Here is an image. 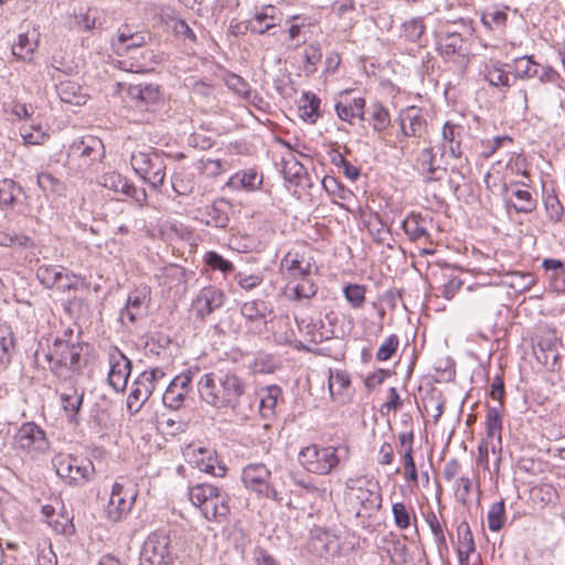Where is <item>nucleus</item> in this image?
<instances>
[{
	"label": "nucleus",
	"mask_w": 565,
	"mask_h": 565,
	"mask_svg": "<svg viewBox=\"0 0 565 565\" xmlns=\"http://www.w3.org/2000/svg\"><path fill=\"white\" fill-rule=\"evenodd\" d=\"M247 390L246 381L232 371L209 372L198 382L202 402L216 409H230L242 420L253 412L254 396Z\"/></svg>",
	"instance_id": "1"
},
{
	"label": "nucleus",
	"mask_w": 565,
	"mask_h": 565,
	"mask_svg": "<svg viewBox=\"0 0 565 565\" xmlns=\"http://www.w3.org/2000/svg\"><path fill=\"white\" fill-rule=\"evenodd\" d=\"M89 345L78 339L55 338L47 350L35 352V362L42 359L49 363L50 371L63 382H71L81 375L88 363Z\"/></svg>",
	"instance_id": "2"
},
{
	"label": "nucleus",
	"mask_w": 565,
	"mask_h": 565,
	"mask_svg": "<svg viewBox=\"0 0 565 565\" xmlns=\"http://www.w3.org/2000/svg\"><path fill=\"white\" fill-rule=\"evenodd\" d=\"M189 495L192 504L200 508L207 521L226 519L230 513V495L213 484H195L190 488Z\"/></svg>",
	"instance_id": "3"
},
{
	"label": "nucleus",
	"mask_w": 565,
	"mask_h": 565,
	"mask_svg": "<svg viewBox=\"0 0 565 565\" xmlns=\"http://www.w3.org/2000/svg\"><path fill=\"white\" fill-rule=\"evenodd\" d=\"M138 497L137 486L130 481L115 482L106 507V519L116 524L127 519Z\"/></svg>",
	"instance_id": "4"
},
{
	"label": "nucleus",
	"mask_w": 565,
	"mask_h": 565,
	"mask_svg": "<svg viewBox=\"0 0 565 565\" xmlns=\"http://www.w3.org/2000/svg\"><path fill=\"white\" fill-rule=\"evenodd\" d=\"M130 163L135 172L153 189H158L163 184L166 178V162L164 158L159 152H135L131 154Z\"/></svg>",
	"instance_id": "5"
},
{
	"label": "nucleus",
	"mask_w": 565,
	"mask_h": 565,
	"mask_svg": "<svg viewBox=\"0 0 565 565\" xmlns=\"http://www.w3.org/2000/svg\"><path fill=\"white\" fill-rule=\"evenodd\" d=\"M337 448L319 447L310 445L299 452L300 465L309 472L316 475H328L339 465Z\"/></svg>",
	"instance_id": "6"
},
{
	"label": "nucleus",
	"mask_w": 565,
	"mask_h": 565,
	"mask_svg": "<svg viewBox=\"0 0 565 565\" xmlns=\"http://www.w3.org/2000/svg\"><path fill=\"white\" fill-rule=\"evenodd\" d=\"M345 487L355 492V498L360 503L356 516L370 518L374 512L381 509L382 494L377 483L364 477H359L349 478L345 481Z\"/></svg>",
	"instance_id": "7"
},
{
	"label": "nucleus",
	"mask_w": 565,
	"mask_h": 565,
	"mask_svg": "<svg viewBox=\"0 0 565 565\" xmlns=\"http://www.w3.org/2000/svg\"><path fill=\"white\" fill-rule=\"evenodd\" d=\"M139 565H173L170 535L164 531L151 533L141 547Z\"/></svg>",
	"instance_id": "8"
},
{
	"label": "nucleus",
	"mask_w": 565,
	"mask_h": 565,
	"mask_svg": "<svg viewBox=\"0 0 565 565\" xmlns=\"http://www.w3.org/2000/svg\"><path fill=\"white\" fill-rule=\"evenodd\" d=\"M164 375L163 370L154 367L150 371H143L137 376L127 398V408L131 414L140 411Z\"/></svg>",
	"instance_id": "9"
},
{
	"label": "nucleus",
	"mask_w": 565,
	"mask_h": 565,
	"mask_svg": "<svg viewBox=\"0 0 565 565\" xmlns=\"http://www.w3.org/2000/svg\"><path fill=\"white\" fill-rule=\"evenodd\" d=\"M53 465L57 476L71 484H82L88 481L95 470L92 461L79 460L73 456L58 455L53 459Z\"/></svg>",
	"instance_id": "10"
},
{
	"label": "nucleus",
	"mask_w": 565,
	"mask_h": 565,
	"mask_svg": "<svg viewBox=\"0 0 565 565\" xmlns=\"http://www.w3.org/2000/svg\"><path fill=\"white\" fill-rule=\"evenodd\" d=\"M270 477L271 472L264 463H250L244 468L242 473V480L247 489L277 500L278 493L269 483Z\"/></svg>",
	"instance_id": "11"
},
{
	"label": "nucleus",
	"mask_w": 565,
	"mask_h": 565,
	"mask_svg": "<svg viewBox=\"0 0 565 565\" xmlns=\"http://www.w3.org/2000/svg\"><path fill=\"white\" fill-rule=\"evenodd\" d=\"M308 547L320 557H334L340 554L339 536L335 531L324 526H313L310 530Z\"/></svg>",
	"instance_id": "12"
},
{
	"label": "nucleus",
	"mask_w": 565,
	"mask_h": 565,
	"mask_svg": "<svg viewBox=\"0 0 565 565\" xmlns=\"http://www.w3.org/2000/svg\"><path fill=\"white\" fill-rule=\"evenodd\" d=\"M99 184L115 193H121L127 198H131L140 206L147 202V192L143 188H137L130 183L125 177L116 171L107 172L100 175Z\"/></svg>",
	"instance_id": "13"
},
{
	"label": "nucleus",
	"mask_w": 565,
	"mask_h": 565,
	"mask_svg": "<svg viewBox=\"0 0 565 565\" xmlns=\"http://www.w3.org/2000/svg\"><path fill=\"white\" fill-rule=\"evenodd\" d=\"M193 372L188 370L174 376L162 395L164 406L178 411L184 403L185 397L192 391Z\"/></svg>",
	"instance_id": "14"
},
{
	"label": "nucleus",
	"mask_w": 565,
	"mask_h": 565,
	"mask_svg": "<svg viewBox=\"0 0 565 565\" xmlns=\"http://www.w3.org/2000/svg\"><path fill=\"white\" fill-rule=\"evenodd\" d=\"M108 384L116 391L122 392L131 372V361L118 349L111 348L108 354Z\"/></svg>",
	"instance_id": "15"
},
{
	"label": "nucleus",
	"mask_w": 565,
	"mask_h": 565,
	"mask_svg": "<svg viewBox=\"0 0 565 565\" xmlns=\"http://www.w3.org/2000/svg\"><path fill=\"white\" fill-rule=\"evenodd\" d=\"M14 440L18 448L28 452H43L49 448L45 433L34 423H24Z\"/></svg>",
	"instance_id": "16"
},
{
	"label": "nucleus",
	"mask_w": 565,
	"mask_h": 565,
	"mask_svg": "<svg viewBox=\"0 0 565 565\" xmlns=\"http://www.w3.org/2000/svg\"><path fill=\"white\" fill-rule=\"evenodd\" d=\"M225 302V295L223 290L207 286L200 290L192 302L193 310L196 318L205 320L206 317L212 315L216 309L221 308Z\"/></svg>",
	"instance_id": "17"
},
{
	"label": "nucleus",
	"mask_w": 565,
	"mask_h": 565,
	"mask_svg": "<svg viewBox=\"0 0 565 565\" xmlns=\"http://www.w3.org/2000/svg\"><path fill=\"white\" fill-rule=\"evenodd\" d=\"M103 141L95 136H85L74 141L70 148V154L77 156L83 160L84 167H89L104 156Z\"/></svg>",
	"instance_id": "18"
},
{
	"label": "nucleus",
	"mask_w": 565,
	"mask_h": 565,
	"mask_svg": "<svg viewBox=\"0 0 565 565\" xmlns=\"http://www.w3.org/2000/svg\"><path fill=\"white\" fill-rule=\"evenodd\" d=\"M230 202L224 199H220L214 201L212 204L205 205L198 212L201 214L202 221H204L207 226L226 228L230 224Z\"/></svg>",
	"instance_id": "19"
},
{
	"label": "nucleus",
	"mask_w": 565,
	"mask_h": 565,
	"mask_svg": "<svg viewBox=\"0 0 565 565\" xmlns=\"http://www.w3.org/2000/svg\"><path fill=\"white\" fill-rule=\"evenodd\" d=\"M127 95L136 102L139 108H147L160 100V86L153 83L130 84L127 88Z\"/></svg>",
	"instance_id": "20"
},
{
	"label": "nucleus",
	"mask_w": 565,
	"mask_h": 565,
	"mask_svg": "<svg viewBox=\"0 0 565 565\" xmlns=\"http://www.w3.org/2000/svg\"><path fill=\"white\" fill-rule=\"evenodd\" d=\"M149 39L148 34L132 32L128 25H124L118 30L117 39L113 40L111 45L118 54H124L132 49L143 46Z\"/></svg>",
	"instance_id": "21"
},
{
	"label": "nucleus",
	"mask_w": 565,
	"mask_h": 565,
	"mask_svg": "<svg viewBox=\"0 0 565 565\" xmlns=\"http://www.w3.org/2000/svg\"><path fill=\"white\" fill-rule=\"evenodd\" d=\"M399 126L405 137L420 138L426 130V120L415 107H411L399 115Z\"/></svg>",
	"instance_id": "22"
},
{
	"label": "nucleus",
	"mask_w": 565,
	"mask_h": 565,
	"mask_svg": "<svg viewBox=\"0 0 565 565\" xmlns=\"http://www.w3.org/2000/svg\"><path fill=\"white\" fill-rule=\"evenodd\" d=\"M56 92L63 103L81 106L86 104L88 94L78 83L62 81L56 85Z\"/></svg>",
	"instance_id": "23"
},
{
	"label": "nucleus",
	"mask_w": 565,
	"mask_h": 565,
	"mask_svg": "<svg viewBox=\"0 0 565 565\" xmlns=\"http://www.w3.org/2000/svg\"><path fill=\"white\" fill-rule=\"evenodd\" d=\"M351 384L350 375L347 371L330 370L329 391L334 401L344 403L349 399L348 390Z\"/></svg>",
	"instance_id": "24"
},
{
	"label": "nucleus",
	"mask_w": 565,
	"mask_h": 565,
	"mask_svg": "<svg viewBox=\"0 0 565 565\" xmlns=\"http://www.w3.org/2000/svg\"><path fill=\"white\" fill-rule=\"evenodd\" d=\"M540 65L534 61L532 55H524L516 57L511 64H504L510 71L513 72L515 78L531 79L536 77L540 71Z\"/></svg>",
	"instance_id": "25"
},
{
	"label": "nucleus",
	"mask_w": 565,
	"mask_h": 565,
	"mask_svg": "<svg viewBox=\"0 0 565 565\" xmlns=\"http://www.w3.org/2000/svg\"><path fill=\"white\" fill-rule=\"evenodd\" d=\"M502 190L505 195L511 191V195L516 199L515 203L508 199L507 205H512L518 213H531L536 209V200L530 191L521 189L511 190L507 184L503 185Z\"/></svg>",
	"instance_id": "26"
},
{
	"label": "nucleus",
	"mask_w": 565,
	"mask_h": 565,
	"mask_svg": "<svg viewBox=\"0 0 565 565\" xmlns=\"http://www.w3.org/2000/svg\"><path fill=\"white\" fill-rule=\"evenodd\" d=\"M282 391L277 385H271L260 391L259 412L262 417L271 418L275 416V408Z\"/></svg>",
	"instance_id": "27"
},
{
	"label": "nucleus",
	"mask_w": 565,
	"mask_h": 565,
	"mask_svg": "<svg viewBox=\"0 0 565 565\" xmlns=\"http://www.w3.org/2000/svg\"><path fill=\"white\" fill-rule=\"evenodd\" d=\"M462 130V127L456 124H452L450 121L445 122L443 127V141L444 147L449 148V153L454 158H460L461 147H460V131Z\"/></svg>",
	"instance_id": "28"
},
{
	"label": "nucleus",
	"mask_w": 565,
	"mask_h": 565,
	"mask_svg": "<svg viewBox=\"0 0 565 565\" xmlns=\"http://www.w3.org/2000/svg\"><path fill=\"white\" fill-rule=\"evenodd\" d=\"M15 342L10 326L0 324V366L7 367L11 363Z\"/></svg>",
	"instance_id": "29"
},
{
	"label": "nucleus",
	"mask_w": 565,
	"mask_h": 565,
	"mask_svg": "<svg viewBox=\"0 0 565 565\" xmlns=\"http://www.w3.org/2000/svg\"><path fill=\"white\" fill-rule=\"evenodd\" d=\"M84 392L79 393L76 388L71 387L70 392L61 394L62 407L71 422L77 423L76 416L82 407Z\"/></svg>",
	"instance_id": "30"
},
{
	"label": "nucleus",
	"mask_w": 565,
	"mask_h": 565,
	"mask_svg": "<svg viewBox=\"0 0 565 565\" xmlns=\"http://www.w3.org/2000/svg\"><path fill=\"white\" fill-rule=\"evenodd\" d=\"M274 7H268L265 11L255 14L254 19L248 22L245 29H249L250 32L257 34H264L271 28L276 26L275 17L273 12Z\"/></svg>",
	"instance_id": "31"
},
{
	"label": "nucleus",
	"mask_w": 565,
	"mask_h": 565,
	"mask_svg": "<svg viewBox=\"0 0 565 565\" xmlns=\"http://www.w3.org/2000/svg\"><path fill=\"white\" fill-rule=\"evenodd\" d=\"M509 9L508 6L503 7V10L498 7L487 9L481 14V22L488 30H502L507 25L508 14L504 10Z\"/></svg>",
	"instance_id": "32"
},
{
	"label": "nucleus",
	"mask_w": 565,
	"mask_h": 565,
	"mask_svg": "<svg viewBox=\"0 0 565 565\" xmlns=\"http://www.w3.org/2000/svg\"><path fill=\"white\" fill-rule=\"evenodd\" d=\"M21 192L22 188L19 186L13 180H0V209H12L15 203L18 194H20Z\"/></svg>",
	"instance_id": "33"
},
{
	"label": "nucleus",
	"mask_w": 565,
	"mask_h": 565,
	"mask_svg": "<svg viewBox=\"0 0 565 565\" xmlns=\"http://www.w3.org/2000/svg\"><path fill=\"white\" fill-rule=\"evenodd\" d=\"M303 104L299 106L300 117L310 124H315L319 118V106L320 98H318L315 94L307 92L302 95Z\"/></svg>",
	"instance_id": "34"
},
{
	"label": "nucleus",
	"mask_w": 565,
	"mask_h": 565,
	"mask_svg": "<svg viewBox=\"0 0 565 565\" xmlns=\"http://www.w3.org/2000/svg\"><path fill=\"white\" fill-rule=\"evenodd\" d=\"M36 47V40L30 39L28 34H20L18 41L12 45V54L18 60L30 62Z\"/></svg>",
	"instance_id": "35"
},
{
	"label": "nucleus",
	"mask_w": 565,
	"mask_h": 565,
	"mask_svg": "<svg viewBox=\"0 0 565 565\" xmlns=\"http://www.w3.org/2000/svg\"><path fill=\"white\" fill-rule=\"evenodd\" d=\"M260 184L262 178L258 177L255 170L237 172L228 181L230 186L242 188L247 191H253Z\"/></svg>",
	"instance_id": "36"
},
{
	"label": "nucleus",
	"mask_w": 565,
	"mask_h": 565,
	"mask_svg": "<svg viewBox=\"0 0 565 565\" xmlns=\"http://www.w3.org/2000/svg\"><path fill=\"white\" fill-rule=\"evenodd\" d=\"M365 100L362 97L354 98L349 105L338 103L335 110L341 120L351 121L352 118L359 117L363 119Z\"/></svg>",
	"instance_id": "37"
},
{
	"label": "nucleus",
	"mask_w": 565,
	"mask_h": 565,
	"mask_svg": "<svg viewBox=\"0 0 565 565\" xmlns=\"http://www.w3.org/2000/svg\"><path fill=\"white\" fill-rule=\"evenodd\" d=\"M36 277L45 288H53L64 279L62 268L52 265H40L36 269Z\"/></svg>",
	"instance_id": "38"
},
{
	"label": "nucleus",
	"mask_w": 565,
	"mask_h": 565,
	"mask_svg": "<svg viewBox=\"0 0 565 565\" xmlns=\"http://www.w3.org/2000/svg\"><path fill=\"white\" fill-rule=\"evenodd\" d=\"M433 161H434L433 149L431 148L424 149L420 152L419 162H420L422 170L425 173V181L426 182H431V181L440 180L441 177L438 174V172H440V171L445 172L446 171L445 169H441L439 167H435L433 164Z\"/></svg>",
	"instance_id": "39"
},
{
	"label": "nucleus",
	"mask_w": 565,
	"mask_h": 565,
	"mask_svg": "<svg viewBox=\"0 0 565 565\" xmlns=\"http://www.w3.org/2000/svg\"><path fill=\"white\" fill-rule=\"evenodd\" d=\"M484 79L495 87H510L508 72L499 65L486 66L483 72Z\"/></svg>",
	"instance_id": "40"
},
{
	"label": "nucleus",
	"mask_w": 565,
	"mask_h": 565,
	"mask_svg": "<svg viewBox=\"0 0 565 565\" xmlns=\"http://www.w3.org/2000/svg\"><path fill=\"white\" fill-rule=\"evenodd\" d=\"M505 522V505L504 501L500 500L490 507L488 512V525L490 531H500Z\"/></svg>",
	"instance_id": "41"
},
{
	"label": "nucleus",
	"mask_w": 565,
	"mask_h": 565,
	"mask_svg": "<svg viewBox=\"0 0 565 565\" xmlns=\"http://www.w3.org/2000/svg\"><path fill=\"white\" fill-rule=\"evenodd\" d=\"M267 306L263 300H250L245 301L241 306V313L246 319V321H252L255 319H262L266 317Z\"/></svg>",
	"instance_id": "42"
},
{
	"label": "nucleus",
	"mask_w": 565,
	"mask_h": 565,
	"mask_svg": "<svg viewBox=\"0 0 565 565\" xmlns=\"http://www.w3.org/2000/svg\"><path fill=\"white\" fill-rule=\"evenodd\" d=\"M77 25L83 31H90L102 26L100 12L97 8H87L85 12L77 17Z\"/></svg>",
	"instance_id": "43"
},
{
	"label": "nucleus",
	"mask_w": 565,
	"mask_h": 565,
	"mask_svg": "<svg viewBox=\"0 0 565 565\" xmlns=\"http://www.w3.org/2000/svg\"><path fill=\"white\" fill-rule=\"evenodd\" d=\"M502 418L500 409L490 407L487 413V436L488 438L497 437L501 441Z\"/></svg>",
	"instance_id": "44"
},
{
	"label": "nucleus",
	"mask_w": 565,
	"mask_h": 565,
	"mask_svg": "<svg viewBox=\"0 0 565 565\" xmlns=\"http://www.w3.org/2000/svg\"><path fill=\"white\" fill-rule=\"evenodd\" d=\"M159 425L166 430L167 434L172 436L184 433L188 428V422L183 420L180 416L161 415Z\"/></svg>",
	"instance_id": "45"
},
{
	"label": "nucleus",
	"mask_w": 565,
	"mask_h": 565,
	"mask_svg": "<svg viewBox=\"0 0 565 565\" xmlns=\"http://www.w3.org/2000/svg\"><path fill=\"white\" fill-rule=\"evenodd\" d=\"M38 185L44 191L61 195L64 190V183L51 173L42 172L38 175Z\"/></svg>",
	"instance_id": "46"
},
{
	"label": "nucleus",
	"mask_w": 565,
	"mask_h": 565,
	"mask_svg": "<svg viewBox=\"0 0 565 565\" xmlns=\"http://www.w3.org/2000/svg\"><path fill=\"white\" fill-rule=\"evenodd\" d=\"M365 287L358 284H350L344 287L345 299L353 308H362L365 302Z\"/></svg>",
	"instance_id": "47"
},
{
	"label": "nucleus",
	"mask_w": 565,
	"mask_h": 565,
	"mask_svg": "<svg viewBox=\"0 0 565 565\" xmlns=\"http://www.w3.org/2000/svg\"><path fill=\"white\" fill-rule=\"evenodd\" d=\"M143 303V297L139 294L129 295L125 309L121 310V319L128 318L130 322H136L140 315Z\"/></svg>",
	"instance_id": "48"
},
{
	"label": "nucleus",
	"mask_w": 565,
	"mask_h": 565,
	"mask_svg": "<svg viewBox=\"0 0 565 565\" xmlns=\"http://www.w3.org/2000/svg\"><path fill=\"white\" fill-rule=\"evenodd\" d=\"M419 220L417 216H412L403 221L402 227L412 241L429 237V233L419 224Z\"/></svg>",
	"instance_id": "49"
},
{
	"label": "nucleus",
	"mask_w": 565,
	"mask_h": 565,
	"mask_svg": "<svg viewBox=\"0 0 565 565\" xmlns=\"http://www.w3.org/2000/svg\"><path fill=\"white\" fill-rule=\"evenodd\" d=\"M204 260L205 264L213 270H220L223 274H228L234 270V265L216 252L206 253Z\"/></svg>",
	"instance_id": "50"
},
{
	"label": "nucleus",
	"mask_w": 565,
	"mask_h": 565,
	"mask_svg": "<svg viewBox=\"0 0 565 565\" xmlns=\"http://www.w3.org/2000/svg\"><path fill=\"white\" fill-rule=\"evenodd\" d=\"M331 162L339 167V168H342L343 169V173L344 175L354 181L356 180L359 177H360V171L356 167L352 166L345 158L344 156L339 152L338 150H333L331 152Z\"/></svg>",
	"instance_id": "51"
},
{
	"label": "nucleus",
	"mask_w": 565,
	"mask_h": 565,
	"mask_svg": "<svg viewBox=\"0 0 565 565\" xmlns=\"http://www.w3.org/2000/svg\"><path fill=\"white\" fill-rule=\"evenodd\" d=\"M399 340L396 334H391L380 345L376 352V359L381 362L390 360L398 349Z\"/></svg>",
	"instance_id": "52"
},
{
	"label": "nucleus",
	"mask_w": 565,
	"mask_h": 565,
	"mask_svg": "<svg viewBox=\"0 0 565 565\" xmlns=\"http://www.w3.org/2000/svg\"><path fill=\"white\" fill-rule=\"evenodd\" d=\"M373 128L376 131L386 129L391 124L388 110L381 104L376 103L372 106Z\"/></svg>",
	"instance_id": "53"
},
{
	"label": "nucleus",
	"mask_w": 565,
	"mask_h": 565,
	"mask_svg": "<svg viewBox=\"0 0 565 565\" xmlns=\"http://www.w3.org/2000/svg\"><path fill=\"white\" fill-rule=\"evenodd\" d=\"M462 43L463 39L457 32L447 33L439 42L441 50L448 55L459 53Z\"/></svg>",
	"instance_id": "54"
},
{
	"label": "nucleus",
	"mask_w": 565,
	"mask_h": 565,
	"mask_svg": "<svg viewBox=\"0 0 565 565\" xmlns=\"http://www.w3.org/2000/svg\"><path fill=\"white\" fill-rule=\"evenodd\" d=\"M426 521L429 525L431 533L434 534V537L438 545V548L439 550H441L444 547L446 548L447 542H446L444 529H443L439 520L437 519V515L435 514V512L430 511L429 513H427Z\"/></svg>",
	"instance_id": "55"
},
{
	"label": "nucleus",
	"mask_w": 565,
	"mask_h": 565,
	"mask_svg": "<svg viewBox=\"0 0 565 565\" xmlns=\"http://www.w3.org/2000/svg\"><path fill=\"white\" fill-rule=\"evenodd\" d=\"M282 173L287 181L298 185L300 183V179L306 174V169L301 163L292 160L285 162Z\"/></svg>",
	"instance_id": "56"
},
{
	"label": "nucleus",
	"mask_w": 565,
	"mask_h": 565,
	"mask_svg": "<svg viewBox=\"0 0 565 565\" xmlns=\"http://www.w3.org/2000/svg\"><path fill=\"white\" fill-rule=\"evenodd\" d=\"M544 205L547 216L552 222L557 223L562 220L564 209L556 195H546L544 198Z\"/></svg>",
	"instance_id": "57"
},
{
	"label": "nucleus",
	"mask_w": 565,
	"mask_h": 565,
	"mask_svg": "<svg viewBox=\"0 0 565 565\" xmlns=\"http://www.w3.org/2000/svg\"><path fill=\"white\" fill-rule=\"evenodd\" d=\"M510 277V286L520 292L529 290L535 282V279L531 273L515 271L511 273Z\"/></svg>",
	"instance_id": "58"
},
{
	"label": "nucleus",
	"mask_w": 565,
	"mask_h": 565,
	"mask_svg": "<svg viewBox=\"0 0 565 565\" xmlns=\"http://www.w3.org/2000/svg\"><path fill=\"white\" fill-rule=\"evenodd\" d=\"M305 62L308 66V72L313 73L317 70V64L321 61L322 52L319 43L309 44L303 52Z\"/></svg>",
	"instance_id": "59"
},
{
	"label": "nucleus",
	"mask_w": 565,
	"mask_h": 565,
	"mask_svg": "<svg viewBox=\"0 0 565 565\" xmlns=\"http://www.w3.org/2000/svg\"><path fill=\"white\" fill-rule=\"evenodd\" d=\"M404 35L412 42L417 41L425 31L424 21L422 18H414L403 25Z\"/></svg>",
	"instance_id": "60"
},
{
	"label": "nucleus",
	"mask_w": 565,
	"mask_h": 565,
	"mask_svg": "<svg viewBox=\"0 0 565 565\" xmlns=\"http://www.w3.org/2000/svg\"><path fill=\"white\" fill-rule=\"evenodd\" d=\"M395 525L401 529H407L411 525V513L402 502L394 503L392 507Z\"/></svg>",
	"instance_id": "61"
},
{
	"label": "nucleus",
	"mask_w": 565,
	"mask_h": 565,
	"mask_svg": "<svg viewBox=\"0 0 565 565\" xmlns=\"http://www.w3.org/2000/svg\"><path fill=\"white\" fill-rule=\"evenodd\" d=\"M542 355H537V360L541 361L546 367L554 370L559 361V353L556 344H550V350H545L543 343L539 344Z\"/></svg>",
	"instance_id": "62"
},
{
	"label": "nucleus",
	"mask_w": 565,
	"mask_h": 565,
	"mask_svg": "<svg viewBox=\"0 0 565 565\" xmlns=\"http://www.w3.org/2000/svg\"><path fill=\"white\" fill-rule=\"evenodd\" d=\"M457 532L460 543L459 547L466 548L468 552H475L476 545L469 524L466 521L461 522L458 525Z\"/></svg>",
	"instance_id": "63"
},
{
	"label": "nucleus",
	"mask_w": 565,
	"mask_h": 565,
	"mask_svg": "<svg viewBox=\"0 0 565 565\" xmlns=\"http://www.w3.org/2000/svg\"><path fill=\"white\" fill-rule=\"evenodd\" d=\"M253 559L255 565H280L279 562L262 546L254 548Z\"/></svg>",
	"instance_id": "64"
}]
</instances>
